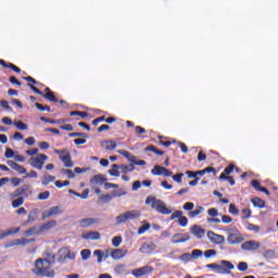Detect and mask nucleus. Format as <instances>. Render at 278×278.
<instances>
[{"mask_svg":"<svg viewBox=\"0 0 278 278\" xmlns=\"http://www.w3.org/2000/svg\"><path fill=\"white\" fill-rule=\"evenodd\" d=\"M33 274L36 276H42L46 278H54L55 271L52 267V263L48 258L38 257L35 262Z\"/></svg>","mask_w":278,"mask_h":278,"instance_id":"nucleus-1","label":"nucleus"},{"mask_svg":"<svg viewBox=\"0 0 278 278\" xmlns=\"http://www.w3.org/2000/svg\"><path fill=\"white\" fill-rule=\"evenodd\" d=\"M23 79H25V81H28L27 86H29L30 90H33L37 94H41L42 97H45V99H48L49 102H59L58 98L55 97L51 88L49 87L45 88V92H43L42 90H39V88H37L36 84H38V81L34 77L31 76L23 77Z\"/></svg>","mask_w":278,"mask_h":278,"instance_id":"nucleus-2","label":"nucleus"},{"mask_svg":"<svg viewBox=\"0 0 278 278\" xmlns=\"http://www.w3.org/2000/svg\"><path fill=\"white\" fill-rule=\"evenodd\" d=\"M146 203H151L153 210H156V212L161 213V215H170V213H173L172 208H168L166 203H164L162 199H157L156 197H147Z\"/></svg>","mask_w":278,"mask_h":278,"instance_id":"nucleus-3","label":"nucleus"},{"mask_svg":"<svg viewBox=\"0 0 278 278\" xmlns=\"http://www.w3.org/2000/svg\"><path fill=\"white\" fill-rule=\"evenodd\" d=\"M58 222L55 219H50L40 226H31L27 230H25L26 235H41L48 230H52L56 226Z\"/></svg>","mask_w":278,"mask_h":278,"instance_id":"nucleus-4","label":"nucleus"},{"mask_svg":"<svg viewBox=\"0 0 278 278\" xmlns=\"http://www.w3.org/2000/svg\"><path fill=\"white\" fill-rule=\"evenodd\" d=\"M54 151L60 154V160L64 163L65 169L74 167L70 151H66V149H54Z\"/></svg>","mask_w":278,"mask_h":278,"instance_id":"nucleus-5","label":"nucleus"},{"mask_svg":"<svg viewBox=\"0 0 278 278\" xmlns=\"http://www.w3.org/2000/svg\"><path fill=\"white\" fill-rule=\"evenodd\" d=\"M49 156L47 154H38L35 159H29L28 163L31 167H35V169H42L45 163L48 161Z\"/></svg>","mask_w":278,"mask_h":278,"instance_id":"nucleus-6","label":"nucleus"},{"mask_svg":"<svg viewBox=\"0 0 278 278\" xmlns=\"http://www.w3.org/2000/svg\"><path fill=\"white\" fill-rule=\"evenodd\" d=\"M194 203L192 201H187L186 203H184V210H188V215L189 217H191V219H193L194 217H198L199 215H201V213H203V205H198V208H194Z\"/></svg>","mask_w":278,"mask_h":278,"instance_id":"nucleus-7","label":"nucleus"},{"mask_svg":"<svg viewBox=\"0 0 278 278\" xmlns=\"http://www.w3.org/2000/svg\"><path fill=\"white\" fill-rule=\"evenodd\" d=\"M140 211H127L123 215H118L116 217V223L124 224V222H128L129 219H137L138 217H140Z\"/></svg>","mask_w":278,"mask_h":278,"instance_id":"nucleus-8","label":"nucleus"},{"mask_svg":"<svg viewBox=\"0 0 278 278\" xmlns=\"http://www.w3.org/2000/svg\"><path fill=\"white\" fill-rule=\"evenodd\" d=\"M227 241L229 242V244H241V242L243 243L244 241V235H242V232H240L239 230H237L236 232H230L228 235Z\"/></svg>","mask_w":278,"mask_h":278,"instance_id":"nucleus-9","label":"nucleus"},{"mask_svg":"<svg viewBox=\"0 0 278 278\" xmlns=\"http://www.w3.org/2000/svg\"><path fill=\"white\" fill-rule=\"evenodd\" d=\"M207 238L213 244H224L225 242V235H218L214 230H207Z\"/></svg>","mask_w":278,"mask_h":278,"instance_id":"nucleus-10","label":"nucleus"},{"mask_svg":"<svg viewBox=\"0 0 278 278\" xmlns=\"http://www.w3.org/2000/svg\"><path fill=\"white\" fill-rule=\"evenodd\" d=\"M190 240L189 232H175L172 238L173 244H180L182 242H188Z\"/></svg>","mask_w":278,"mask_h":278,"instance_id":"nucleus-11","label":"nucleus"},{"mask_svg":"<svg viewBox=\"0 0 278 278\" xmlns=\"http://www.w3.org/2000/svg\"><path fill=\"white\" fill-rule=\"evenodd\" d=\"M118 153H121L122 156L135 163V165H140V166L147 165V161H142V160L137 161L136 156H131L130 151H127L126 149H118Z\"/></svg>","mask_w":278,"mask_h":278,"instance_id":"nucleus-12","label":"nucleus"},{"mask_svg":"<svg viewBox=\"0 0 278 278\" xmlns=\"http://www.w3.org/2000/svg\"><path fill=\"white\" fill-rule=\"evenodd\" d=\"M71 138H75L74 139V143L75 144H86L87 142V138H89L88 134H83L79 131H74L73 134H70Z\"/></svg>","mask_w":278,"mask_h":278,"instance_id":"nucleus-13","label":"nucleus"},{"mask_svg":"<svg viewBox=\"0 0 278 278\" xmlns=\"http://www.w3.org/2000/svg\"><path fill=\"white\" fill-rule=\"evenodd\" d=\"M261 242H257L256 240H248L247 242H242L241 249L243 251H257L260 249Z\"/></svg>","mask_w":278,"mask_h":278,"instance_id":"nucleus-14","label":"nucleus"},{"mask_svg":"<svg viewBox=\"0 0 278 278\" xmlns=\"http://www.w3.org/2000/svg\"><path fill=\"white\" fill-rule=\"evenodd\" d=\"M169 219H178L179 226H188V217L184 216L182 211H175V213L170 215Z\"/></svg>","mask_w":278,"mask_h":278,"instance_id":"nucleus-15","label":"nucleus"},{"mask_svg":"<svg viewBox=\"0 0 278 278\" xmlns=\"http://www.w3.org/2000/svg\"><path fill=\"white\" fill-rule=\"evenodd\" d=\"M152 174H154L155 176H173V172H170V169H168L167 167H163L162 165H154V167L152 168Z\"/></svg>","mask_w":278,"mask_h":278,"instance_id":"nucleus-16","label":"nucleus"},{"mask_svg":"<svg viewBox=\"0 0 278 278\" xmlns=\"http://www.w3.org/2000/svg\"><path fill=\"white\" fill-rule=\"evenodd\" d=\"M61 213V208L60 205H52L51 208H49V211H45L42 213V220L49 219L50 217H53L54 215H60Z\"/></svg>","mask_w":278,"mask_h":278,"instance_id":"nucleus-17","label":"nucleus"},{"mask_svg":"<svg viewBox=\"0 0 278 278\" xmlns=\"http://www.w3.org/2000/svg\"><path fill=\"white\" fill-rule=\"evenodd\" d=\"M127 194V192L123 190H113L112 194H101L100 201H103L104 203L112 201L113 197H123Z\"/></svg>","mask_w":278,"mask_h":278,"instance_id":"nucleus-18","label":"nucleus"},{"mask_svg":"<svg viewBox=\"0 0 278 278\" xmlns=\"http://www.w3.org/2000/svg\"><path fill=\"white\" fill-rule=\"evenodd\" d=\"M156 248L157 245L155 244V242H144L143 244H141L139 251L140 253H153Z\"/></svg>","mask_w":278,"mask_h":278,"instance_id":"nucleus-19","label":"nucleus"},{"mask_svg":"<svg viewBox=\"0 0 278 278\" xmlns=\"http://www.w3.org/2000/svg\"><path fill=\"white\" fill-rule=\"evenodd\" d=\"M29 242H35V240H27L26 238H21L20 240H12L11 242H8L4 244L5 249H10L11 247H18V244L25 245Z\"/></svg>","mask_w":278,"mask_h":278,"instance_id":"nucleus-20","label":"nucleus"},{"mask_svg":"<svg viewBox=\"0 0 278 278\" xmlns=\"http://www.w3.org/2000/svg\"><path fill=\"white\" fill-rule=\"evenodd\" d=\"M7 164L9 165V167L15 169L20 174H27V168L23 165H20V163H16L15 161H7Z\"/></svg>","mask_w":278,"mask_h":278,"instance_id":"nucleus-21","label":"nucleus"},{"mask_svg":"<svg viewBox=\"0 0 278 278\" xmlns=\"http://www.w3.org/2000/svg\"><path fill=\"white\" fill-rule=\"evenodd\" d=\"M127 253L128 251L125 249H113V251H111V257H113V260H121L127 255Z\"/></svg>","mask_w":278,"mask_h":278,"instance_id":"nucleus-22","label":"nucleus"},{"mask_svg":"<svg viewBox=\"0 0 278 278\" xmlns=\"http://www.w3.org/2000/svg\"><path fill=\"white\" fill-rule=\"evenodd\" d=\"M191 232H192V235L195 236V238L201 240L203 238V236L205 235V228H202V226L195 225V226L191 227Z\"/></svg>","mask_w":278,"mask_h":278,"instance_id":"nucleus-23","label":"nucleus"},{"mask_svg":"<svg viewBox=\"0 0 278 278\" xmlns=\"http://www.w3.org/2000/svg\"><path fill=\"white\" fill-rule=\"evenodd\" d=\"M235 169V165L230 164L227 167H225L224 172H222V174L219 175L220 179H225V181H229V176L230 174H232Z\"/></svg>","mask_w":278,"mask_h":278,"instance_id":"nucleus-24","label":"nucleus"},{"mask_svg":"<svg viewBox=\"0 0 278 278\" xmlns=\"http://www.w3.org/2000/svg\"><path fill=\"white\" fill-rule=\"evenodd\" d=\"M101 147L105 149L106 151L116 149L117 142L115 140H102L101 141Z\"/></svg>","mask_w":278,"mask_h":278,"instance_id":"nucleus-25","label":"nucleus"},{"mask_svg":"<svg viewBox=\"0 0 278 278\" xmlns=\"http://www.w3.org/2000/svg\"><path fill=\"white\" fill-rule=\"evenodd\" d=\"M85 240H100L101 235L98 230H90L84 235Z\"/></svg>","mask_w":278,"mask_h":278,"instance_id":"nucleus-26","label":"nucleus"},{"mask_svg":"<svg viewBox=\"0 0 278 278\" xmlns=\"http://www.w3.org/2000/svg\"><path fill=\"white\" fill-rule=\"evenodd\" d=\"M98 219L94 217H87L85 219H80L79 224L83 228H87L88 226H91L92 224H97Z\"/></svg>","mask_w":278,"mask_h":278,"instance_id":"nucleus-27","label":"nucleus"},{"mask_svg":"<svg viewBox=\"0 0 278 278\" xmlns=\"http://www.w3.org/2000/svg\"><path fill=\"white\" fill-rule=\"evenodd\" d=\"M0 64L3 65L4 67H11V70H14V73H17V74L22 73L21 67H18L14 63H8L3 59H0Z\"/></svg>","mask_w":278,"mask_h":278,"instance_id":"nucleus-28","label":"nucleus"},{"mask_svg":"<svg viewBox=\"0 0 278 278\" xmlns=\"http://www.w3.org/2000/svg\"><path fill=\"white\" fill-rule=\"evenodd\" d=\"M20 230H21V227H17V228L12 227L7 231L1 232L0 240H3L4 238H8L9 235H15L16 232H20Z\"/></svg>","mask_w":278,"mask_h":278,"instance_id":"nucleus-29","label":"nucleus"},{"mask_svg":"<svg viewBox=\"0 0 278 278\" xmlns=\"http://www.w3.org/2000/svg\"><path fill=\"white\" fill-rule=\"evenodd\" d=\"M251 201L256 207H265L266 205V201H264V199H261L260 197H254L253 199H251Z\"/></svg>","mask_w":278,"mask_h":278,"instance_id":"nucleus-30","label":"nucleus"},{"mask_svg":"<svg viewBox=\"0 0 278 278\" xmlns=\"http://www.w3.org/2000/svg\"><path fill=\"white\" fill-rule=\"evenodd\" d=\"M52 181H55V176H52L50 174H45L42 186H49L50 184H52Z\"/></svg>","mask_w":278,"mask_h":278,"instance_id":"nucleus-31","label":"nucleus"},{"mask_svg":"<svg viewBox=\"0 0 278 278\" xmlns=\"http://www.w3.org/2000/svg\"><path fill=\"white\" fill-rule=\"evenodd\" d=\"M146 151H153L159 156L164 155V151H162L161 149H157V147H155V144H149V147H146Z\"/></svg>","mask_w":278,"mask_h":278,"instance_id":"nucleus-32","label":"nucleus"},{"mask_svg":"<svg viewBox=\"0 0 278 278\" xmlns=\"http://www.w3.org/2000/svg\"><path fill=\"white\" fill-rule=\"evenodd\" d=\"M24 203H25L24 197H17V199H14L12 201L13 207H17V210H20L21 205H23Z\"/></svg>","mask_w":278,"mask_h":278,"instance_id":"nucleus-33","label":"nucleus"},{"mask_svg":"<svg viewBox=\"0 0 278 278\" xmlns=\"http://www.w3.org/2000/svg\"><path fill=\"white\" fill-rule=\"evenodd\" d=\"M14 125L20 131H26L28 129L27 124L25 122H22L21 119H17V122H14Z\"/></svg>","mask_w":278,"mask_h":278,"instance_id":"nucleus-34","label":"nucleus"},{"mask_svg":"<svg viewBox=\"0 0 278 278\" xmlns=\"http://www.w3.org/2000/svg\"><path fill=\"white\" fill-rule=\"evenodd\" d=\"M38 212H39L38 208H34V211L28 214L26 224H31L33 222H35V219L38 215Z\"/></svg>","mask_w":278,"mask_h":278,"instance_id":"nucleus-35","label":"nucleus"},{"mask_svg":"<svg viewBox=\"0 0 278 278\" xmlns=\"http://www.w3.org/2000/svg\"><path fill=\"white\" fill-rule=\"evenodd\" d=\"M4 157L8 159V161H11V159H15L14 149H11V147H7V151H4Z\"/></svg>","mask_w":278,"mask_h":278,"instance_id":"nucleus-36","label":"nucleus"},{"mask_svg":"<svg viewBox=\"0 0 278 278\" xmlns=\"http://www.w3.org/2000/svg\"><path fill=\"white\" fill-rule=\"evenodd\" d=\"M122 242H123V238L121 237V235H115V237L112 240L113 247L118 248L121 247Z\"/></svg>","mask_w":278,"mask_h":278,"instance_id":"nucleus-37","label":"nucleus"},{"mask_svg":"<svg viewBox=\"0 0 278 278\" xmlns=\"http://www.w3.org/2000/svg\"><path fill=\"white\" fill-rule=\"evenodd\" d=\"M247 228L248 230H254V232H260L261 230V226H258L257 224H252L251 222H248Z\"/></svg>","mask_w":278,"mask_h":278,"instance_id":"nucleus-38","label":"nucleus"},{"mask_svg":"<svg viewBox=\"0 0 278 278\" xmlns=\"http://www.w3.org/2000/svg\"><path fill=\"white\" fill-rule=\"evenodd\" d=\"M214 173L215 175L217 174L215 167H204V169H200L199 174L200 176H203L204 174H210V173Z\"/></svg>","mask_w":278,"mask_h":278,"instance_id":"nucleus-39","label":"nucleus"},{"mask_svg":"<svg viewBox=\"0 0 278 278\" xmlns=\"http://www.w3.org/2000/svg\"><path fill=\"white\" fill-rule=\"evenodd\" d=\"M60 129H62L64 131H72L71 134H74L73 124H61Z\"/></svg>","mask_w":278,"mask_h":278,"instance_id":"nucleus-40","label":"nucleus"},{"mask_svg":"<svg viewBox=\"0 0 278 278\" xmlns=\"http://www.w3.org/2000/svg\"><path fill=\"white\" fill-rule=\"evenodd\" d=\"M229 213H230V215H239V208L236 205V203H230Z\"/></svg>","mask_w":278,"mask_h":278,"instance_id":"nucleus-41","label":"nucleus"},{"mask_svg":"<svg viewBox=\"0 0 278 278\" xmlns=\"http://www.w3.org/2000/svg\"><path fill=\"white\" fill-rule=\"evenodd\" d=\"M71 115H79L80 117H88L89 113L87 111H71Z\"/></svg>","mask_w":278,"mask_h":278,"instance_id":"nucleus-42","label":"nucleus"},{"mask_svg":"<svg viewBox=\"0 0 278 278\" xmlns=\"http://www.w3.org/2000/svg\"><path fill=\"white\" fill-rule=\"evenodd\" d=\"M38 151L39 149L36 147L34 149H27L26 153L28 154V156H30V159H36Z\"/></svg>","mask_w":278,"mask_h":278,"instance_id":"nucleus-43","label":"nucleus"},{"mask_svg":"<svg viewBox=\"0 0 278 278\" xmlns=\"http://www.w3.org/2000/svg\"><path fill=\"white\" fill-rule=\"evenodd\" d=\"M111 176H121V172L118 170V165L114 164L111 169H109Z\"/></svg>","mask_w":278,"mask_h":278,"instance_id":"nucleus-44","label":"nucleus"},{"mask_svg":"<svg viewBox=\"0 0 278 278\" xmlns=\"http://www.w3.org/2000/svg\"><path fill=\"white\" fill-rule=\"evenodd\" d=\"M201 255H203V251L201 249H193V251H191V260L200 257Z\"/></svg>","mask_w":278,"mask_h":278,"instance_id":"nucleus-45","label":"nucleus"},{"mask_svg":"<svg viewBox=\"0 0 278 278\" xmlns=\"http://www.w3.org/2000/svg\"><path fill=\"white\" fill-rule=\"evenodd\" d=\"M251 186L255 188V190H258L260 192H262V186L260 180H257V178H254V180H251Z\"/></svg>","mask_w":278,"mask_h":278,"instance_id":"nucleus-46","label":"nucleus"},{"mask_svg":"<svg viewBox=\"0 0 278 278\" xmlns=\"http://www.w3.org/2000/svg\"><path fill=\"white\" fill-rule=\"evenodd\" d=\"M80 255L83 260H88L91 255L90 249H83V251L80 252Z\"/></svg>","mask_w":278,"mask_h":278,"instance_id":"nucleus-47","label":"nucleus"},{"mask_svg":"<svg viewBox=\"0 0 278 278\" xmlns=\"http://www.w3.org/2000/svg\"><path fill=\"white\" fill-rule=\"evenodd\" d=\"M150 228H151V224L149 223L143 224L142 226L139 227L138 233L143 235V232H146V230H149Z\"/></svg>","mask_w":278,"mask_h":278,"instance_id":"nucleus-48","label":"nucleus"},{"mask_svg":"<svg viewBox=\"0 0 278 278\" xmlns=\"http://www.w3.org/2000/svg\"><path fill=\"white\" fill-rule=\"evenodd\" d=\"M70 184H71V180H63V184H62V180H55L56 188H64L66 186H70Z\"/></svg>","mask_w":278,"mask_h":278,"instance_id":"nucleus-49","label":"nucleus"},{"mask_svg":"<svg viewBox=\"0 0 278 278\" xmlns=\"http://www.w3.org/2000/svg\"><path fill=\"white\" fill-rule=\"evenodd\" d=\"M252 215L251 208H243L242 210V219H249Z\"/></svg>","mask_w":278,"mask_h":278,"instance_id":"nucleus-50","label":"nucleus"},{"mask_svg":"<svg viewBox=\"0 0 278 278\" xmlns=\"http://www.w3.org/2000/svg\"><path fill=\"white\" fill-rule=\"evenodd\" d=\"M208 219H214L218 215L217 208H208L207 211Z\"/></svg>","mask_w":278,"mask_h":278,"instance_id":"nucleus-51","label":"nucleus"},{"mask_svg":"<svg viewBox=\"0 0 278 278\" xmlns=\"http://www.w3.org/2000/svg\"><path fill=\"white\" fill-rule=\"evenodd\" d=\"M182 177H184V173L173 175V179L174 181H176V184H182Z\"/></svg>","mask_w":278,"mask_h":278,"instance_id":"nucleus-52","label":"nucleus"},{"mask_svg":"<svg viewBox=\"0 0 278 278\" xmlns=\"http://www.w3.org/2000/svg\"><path fill=\"white\" fill-rule=\"evenodd\" d=\"M62 174H66V176H68V178H74L75 174L73 172V169H71V167H67L66 169H61Z\"/></svg>","mask_w":278,"mask_h":278,"instance_id":"nucleus-53","label":"nucleus"},{"mask_svg":"<svg viewBox=\"0 0 278 278\" xmlns=\"http://www.w3.org/2000/svg\"><path fill=\"white\" fill-rule=\"evenodd\" d=\"M179 260H182L184 262H189L192 260V253H182V255L179 256Z\"/></svg>","mask_w":278,"mask_h":278,"instance_id":"nucleus-54","label":"nucleus"},{"mask_svg":"<svg viewBox=\"0 0 278 278\" xmlns=\"http://www.w3.org/2000/svg\"><path fill=\"white\" fill-rule=\"evenodd\" d=\"M222 264H224V266L229 270L235 269V265H232L229 260H222Z\"/></svg>","mask_w":278,"mask_h":278,"instance_id":"nucleus-55","label":"nucleus"},{"mask_svg":"<svg viewBox=\"0 0 278 278\" xmlns=\"http://www.w3.org/2000/svg\"><path fill=\"white\" fill-rule=\"evenodd\" d=\"M217 251L215 249H208L207 251H204L205 257H212L213 255H216Z\"/></svg>","mask_w":278,"mask_h":278,"instance_id":"nucleus-56","label":"nucleus"},{"mask_svg":"<svg viewBox=\"0 0 278 278\" xmlns=\"http://www.w3.org/2000/svg\"><path fill=\"white\" fill-rule=\"evenodd\" d=\"M132 276H136V278H140L143 276V267H140L139 269H134Z\"/></svg>","mask_w":278,"mask_h":278,"instance_id":"nucleus-57","label":"nucleus"},{"mask_svg":"<svg viewBox=\"0 0 278 278\" xmlns=\"http://www.w3.org/2000/svg\"><path fill=\"white\" fill-rule=\"evenodd\" d=\"M49 197H50L49 190H46L45 192H40V193L38 194V199H40V200L49 199Z\"/></svg>","mask_w":278,"mask_h":278,"instance_id":"nucleus-58","label":"nucleus"},{"mask_svg":"<svg viewBox=\"0 0 278 278\" xmlns=\"http://www.w3.org/2000/svg\"><path fill=\"white\" fill-rule=\"evenodd\" d=\"M238 269H239V271H248V269H249L248 263H239Z\"/></svg>","mask_w":278,"mask_h":278,"instance_id":"nucleus-59","label":"nucleus"},{"mask_svg":"<svg viewBox=\"0 0 278 278\" xmlns=\"http://www.w3.org/2000/svg\"><path fill=\"white\" fill-rule=\"evenodd\" d=\"M153 267L144 266L142 267V276H147V274H152Z\"/></svg>","mask_w":278,"mask_h":278,"instance_id":"nucleus-60","label":"nucleus"},{"mask_svg":"<svg viewBox=\"0 0 278 278\" xmlns=\"http://www.w3.org/2000/svg\"><path fill=\"white\" fill-rule=\"evenodd\" d=\"M93 254L97 255L98 262H102L103 253H102V251L100 249H97L96 251H93Z\"/></svg>","mask_w":278,"mask_h":278,"instance_id":"nucleus-61","label":"nucleus"},{"mask_svg":"<svg viewBox=\"0 0 278 278\" xmlns=\"http://www.w3.org/2000/svg\"><path fill=\"white\" fill-rule=\"evenodd\" d=\"M222 222L224 224H231L232 217H230L229 215H222Z\"/></svg>","mask_w":278,"mask_h":278,"instance_id":"nucleus-62","label":"nucleus"},{"mask_svg":"<svg viewBox=\"0 0 278 278\" xmlns=\"http://www.w3.org/2000/svg\"><path fill=\"white\" fill-rule=\"evenodd\" d=\"M125 271V265H116L115 273L116 274H124Z\"/></svg>","mask_w":278,"mask_h":278,"instance_id":"nucleus-63","label":"nucleus"},{"mask_svg":"<svg viewBox=\"0 0 278 278\" xmlns=\"http://www.w3.org/2000/svg\"><path fill=\"white\" fill-rule=\"evenodd\" d=\"M0 106H2L3 109H7V111H10V109H11V106L7 100H1Z\"/></svg>","mask_w":278,"mask_h":278,"instance_id":"nucleus-64","label":"nucleus"}]
</instances>
